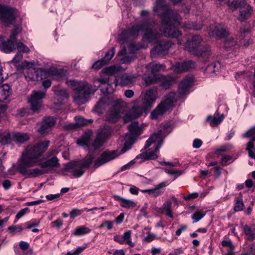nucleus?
Masks as SVG:
<instances>
[{
    "mask_svg": "<svg viewBox=\"0 0 255 255\" xmlns=\"http://www.w3.org/2000/svg\"><path fill=\"white\" fill-rule=\"evenodd\" d=\"M21 31L19 27H15L11 32L9 38L5 40L3 36H0V49L6 53H10L14 50L16 46L18 50L23 52H29V48L21 42L17 43L16 37Z\"/></svg>",
    "mask_w": 255,
    "mask_h": 255,
    "instance_id": "6",
    "label": "nucleus"
},
{
    "mask_svg": "<svg viewBox=\"0 0 255 255\" xmlns=\"http://www.w3.org/2000/svg\"><path fill=\"white\" fill-rule=\"evenodd\" d=\"M164 136L162 134V131L159 130L156 133L152 134L150 137L146 141L144 147L145 149L153 145L154 150H152L151 148L144 152L138 155L135 159H142V160L139 161L141 162L144 160H153L158 157L157 153L160 148L162 145Z\"/></svg>",
    "mask_w": 255,
    "mask_h": 255,
    "instance_id": "5",
    "label": "nucleus"
},
{
    "mask_svg": "<svg viewBox=\"0 0 255 255\" xmlns=\"http://www.w3.org/2000/svg\"><path fill=\"white\" fill-rule=\"evenodd\" d=\"M164 171L167 174L174 176V179L183 173V171L180 170L168 169L165 168Z\"/></svg>",
    "mask_w": 255,
    "mask_h": 255,
    "instance_id": "50",
    "label": "nucleus"
},
{
    "mask_svg": "<svg viewBox=\"0 0 255 255\" xmlns=\"http://www.w3.org/2000/svg\"><path fill=\"white\" fill-rule=\"evenodd\" d=\"M112 132L111 128L107 126L101 129V130L99 131L98 133L106 140L107 138L110 136Z\"/></svg>",
    "mask_w": 255,
    "mask_h": 255,
    "instance_id": "45",
    "label": "nucleus"
},
{
    "mask_svg": "<svg viewBox=\"0 0 255 255\" xmlns=\"http://www.w3.org/2000/svg\"><path fill=\"white\" fill-rule=\"evenodd\" d=\"M46 95V91H33L28 99L32 111H38L42 106V99Z\"/></svg>",
    "mask_w": 255,
    "mask_h": 255,
    "instance_id": "16",
    "label": "nucleus"
},
{
    "mask_svg": "<svg viewBox=\"0 0 255 255\" xmlns=\"http://www.w3.org/2000/svg\"><path fill=\"white\" fill-rule=\"evenodd\" d=\"M56 124L55 120L52 117H47L44 119L39 125L37 131L41 134H46L49 133Z\"/></svg>",
    "mask_w": 255,
    "mask_h": 255,
    "instance_id": "21",
    "label": "nucleus"
},
{
    "mask_svg": "<svg viewBox=\"0 0 255 255\" xmlns=\"http://www.w3.org/2000/svg\"><path fill=\"white\" fill-rule=\"evenodd\" d=\"M125 70V68H123L121 65L117 64L103 69L102 72L110 76L124 71Z\"/></svg>",
    "mask_w": 255,
    "mask_h": 255,
    "instance_id": "32",
    "label": "nucleus"
},
{
    "mask_svg": "<svg viewBox=\"0 0 255 255\" xmlns=\"http://www.w3.org/2000/svg\"><path fill=\"white\" fill-rule=\"evenodd\" d=\"M68 172H72L73 175L74 176V177L78 178L83 175L85 172V171L83 170V168L81 167H75L72 170V171Z\"/></svg>",
    "mask_w": 255,
    "mask_h": 255,
    "instance_id": "51",
    "label": "nucleus"
},
{
    "mask_svg": "<svg viewBox=\"0 0 255 255\" xmlns=\"http://www.w3.org/2000/svg\"><path fill=\"white\" fill-rule=\"evenodd\" d=\"M114 222L111 221H106L103 222L99 227L100 228H103L105 226L107 227L108 230H110L113 228Z\"/></svg>",
    "mask_w": 255,
    "mask_h": 255,
    "instance_id": "62",
    "label": "nucleus"
},
{
    "mask_svg": "<svg viewBox=\"0 0 255 255\" xmlns=\"http://www.w3.org/2000/svg\"><path fill=\"white\" fill-rule=\"evenodd\" d=\"M253 12V8L247 4L245 0H243V5L241 7L239 19L243 21L250 17Z\"/></svg>",
    "mask_w": 255,
    "mask_h": 255,
    "instance_id": "25",
    "label": "nucleus"
},
{
    "mask_svg": "<svg viewBox=\"0 0 255 255\" xmlns=\"http://www.w3.org/2000/svg\"><path fill=\"white\" fill-rule=\"evenodd\" d=\"M76 125L77 127H83L87 125L88 123L93 122L91 119L87 120L81 116H76L75 117Z\"/></svg>",
    "mask_w": 255,
    "mask_h": 255,
    "instance_id": "44",
    "label": "nucleus"
},
{
    "mask_svg": "<svg viewBox=\"0 0 255 255\" xmlns=\"http://www.w3.org/2000/svg\"><path fill=\"white\" fill-rule=\"evenodd\" d=\"M196 63L192 60H186L177 62L172 66L171 69L176 73H183L189 71L196 67Z\"/></svg>",
    "mask_w": 255,
    "mask_h": 255,
    "instance_id": "20",
    "label": "nucleus"
},
{
    "mask_svg": "<svg viewBox=\"0 0 255 255\" xmlns=\"http://www.w3.org/2000/svg\"><path fill=\"white\" fill-rule=\"evenodd\" d=\"M157 97V89L152 88L146 92L142 99L141 104L146 109L151 108Z\"/></svg>",
    "mask_w": 255,
    "mask_h": 255,
    "instance_id": "19",
    "label": "nucleus"
},
{
    "mask_svg": "<svg viewBox=\"0 0 255 255\" xmlns=\"http://www.w3.org/2000/svg\"><path fill=\"white\" fill-rule=\"evenodd\" d=\"M124 243H127L130 247H134V244L131 241V231H126L122 236Z\"/></svg>",
    "mask_w": 255,
    "mask_h": 255,
    "instance_id": "43",
    "label": "nucleus"
},
{
    "mask_svg": "<svg viewBox=\"0 0 255 255\" xmlns=\"http://www.w3.org/2000/svg\"><path fill=\"white\" fill-rule=\"evenodd\" d=\"M236 203L234 206V209L236 212L241 211L243 210L244 207V204L243 200L242 194H240L238 198L235 199Z\"/></svg>",
    "mask_w": 255,
    "mask_h": 255,
    "instance_id": "41",
    "label": "nucleus"
},
{
    "mask_svg": "<svg viewBox=\"0 0 255 255\" xmlns=\"http://www.w3.org/2000/svg\"><path fill=\"white\" fill-rule=\"evenodd\" d=\"M202 40L201 36L194 35L187 40L185 43V48L191 54L202 57L206 61L211 56L210 47L209 46L200 47Z\"/></svg>",
    "mask_w": 255,
    "mask_h": 255,
    "instance_id": "7",
    "label": "nucleus"
},
{
    "mask_svg": "<svg viewBox=\"0 0 255 255\" xmlns=\"http://www.w3.org/2000/svg\"><path fill=\"white\" fill-rule=\"evenodd\" d=\"M29 139V135L24 133H12V139L17 144H22Z\"/></svg>",
    "mask_w": 255,
    "mask_h": 255,
    "instance_id": "33",
    "label": "nucleus"
},
{
    "mask_svg": "<svg viewBox=\"0 0 255 255\" xmlns=\"http://www.w3.org/2000/svg\"><path fill=\"white\" fill-rule=\"evenodd\" d=\"M242 230L247 240L253 241L255 239V227L245 225L243 226Z\"/></svg>",
    "mask_w": 255,
    "mask_h": 255,
    "instance_id": "34",
    "label": "nucleus"
},
{
    "mask_svg": "<svg viewBox=\"0 0 255 255\" xmlns=\"http://www.w3.org/2000/svg\"><path fill=\"white\" fill-rule=\"evenodd\" d=\"M144 81L147 86L160 83V86L165 89H167L176 82L174 77H165L161 74L153 75L152 76H145Z\"/></svg>",
    "mask_w": 255,
    "mask_h": 255,
    "instance_id": "10",
    "label": "nucleus"
},
{
    "mask_svg": "<svg viewBox=\"0 0 255 255\" xmlns=\"http://www.w3.org/2000/svg\"><path fill=\"white\" fill-rule=\"evenodd\" d=\"M153 11L161 19V26L159 29L160 33L157 31L158 25L155 22H145L141 24L133 25L124 32V35H127L129 39H133L143 31L144 33L142 40L147 42H152L157 39L161 34L166 37L174 38H177L181 35L177 26L181 24L182 18L178 13L170 8V5L164 0H156Z\"/></svg>",
    "mask_w": 255,
    "mask_h": 255,
    "instance_id": "1",
    "label": "nucleus"
},
{
    "mask_svg": "<svg viewBox=\"0 0 255 255\" xmlns=\"http://www.w3.org/2000/svg\"><path fill=\"white\" fill-rule=\"evenodd\" d=\"M94 157L91 155L87 156L81 160L74 161L67 163L63 170L64 171H71L75 167H81L83 168H88L93 162Z\"/></svg>",
    "mask_w": 255,
    "mask_h": 255,
    "instance_id": "17",
    "label": "nucleus"
},
{
    "mask_svg": "<svg viewBox=\"0 0 255 255\" xmlns=\"http://www.w3.org/2000/svg\"><path fill=\"white\" fill-rule=\"evenodd\" d=\"M131 147V145L128 142H125L124 146L120 151L118 150H106L96 159L94 163V167L97 168L115 159L119 155L125 153Z\"/></svg>",
    "mask_w": 255,
    "mask_h": 255,
    "instance_id": "8",
    "label": "nucleus"
},
{
    "mask_svg": "<svg viewBox=\"0 0 255 255\" xmlns=\"http://www.w3.org/2000/svg\"><path fill=\"white\" fill-rule=\"evenodd\" d=\"M114 198L118 201L121 207L124 208H134L136 204L133 201L123 198L119 195H114Z\"/></svg>",
    "mask_w": 255,
    "mask_h": 255,
    "instance_id": "29",
    "label": "nucleus"
},
{
    "mask_svg": "<svg viewBox=\"0 0 255 255\" xmlns=\"http://www.w3.org/2000/svg\"><path fill=\"white\" fill-rule=\"evenodd\" d=\"M8 230L12 233H20L22 231L23 228L20 225L18 226L12 225L9 226L8 228Z\"/></svg>",
    "mask_w": 255,
    "mask_h": 255,
    "instance_id": "57",
    "label": "nucleus"
},
{
    "mask_svg": "<svg viewBox=\"0 0 255 255\" xmlns=\"http://www.w3.org/2000/svg\"><path fill=\"white\" fill-rule=\"evenodd\" d=\"M83 212V210H80L78 208H74L72 209L69 213L70 218L74 219L75 217L80 216Z\"/></svg>",
    "mask_w": 255,
    "mask_h": 255,
    "instance_id": "55",
    "label": "nucleus"
},
{
    "mask_svg": "<svg viewBox=\"0 0 255 255\" xmlns=\"http://www.w3.org/2000/svg\"><path fill=\"white\" fill-rule=\"evenodd\" d=\"M146 126L145 124L139 125L138 122H134L129 125L128 131L132 137H135L142 133Z\"/></svg>",
    "mask_w": 255,
    "mask_h": 255,
    "instance_id": "24",
    "label": "nucleus"
},
{
    "mask_svg": "<svg viewBox=\"0 0 255 255\" xmlns=\"http://www.w3.org/2000/svg\"><path fill=\"white\" fill-rule=\"evenodd\" d=\"M136 58V56L134 54L131 56H125L120 60L122 64H129Z\"/></svg>",
    "mask_w": 255,
    "mask_h": 255,
    "instance_id": "54",
    "label": "nucleus"
},
{
    "mask_svg": "<svg viewBox=\"0 0 255 255\" xmlns=\"http://www.w3.org/2000/svg\"><path fill=\"white\" fill-rule=\"evenodd\" d=\"M90 133H86L77 140V143L78 145L83 146L85 149H88L90 148L91 149L95 150L102 146L106 141L99 133H98L96 138L91 145H90Z\"/></svg>",
    "mask_w": 255,
    "mask_h": 255,
    "instance_id": "12",
    "label": "nucleus"
},
{
    "mask_svg": "<svg viewBox=\"0 0 255 255\" xmlns=\"http://www.w3.org/2000/svg\"><path fill=\"white\" fill-rule=\"evenodd\" d=\"M225 118L224 114H220L217 111L214 115L209 116L207 118V121L208 122L211 127L217 126L220 124Z\"/></svg>",
    "mask_w": 255,
    "mask_h": 255,
    "instance_id": "27",
    "label": "nucleus"
},
{
    "mask_svg": "<svg viewBox=\"0 0 255 255\" xmlns=\"http://www.w3.org/2000/svg\"><path fill=\"white\" fill-rule=\"evenodd\" d=\"M18 16V11L6 5L0 4V21L6 26L13 24Z\"/></svg>",
    "mask_w": 255,
    "mask_h": 255,
    "instance_id": "9",
    "label": "nucleus"
},
{
    "mask_svg": "<svg viewBox=\"0 0 255 255\" xmlns=\"http://www.w3.org/2000/svg\"><path fill=\"white\" fill-rule=\"evenodd\" d=\"M139 74H125L120 77H116L114 83L116 86L121 85V86H125L131 84L133 80L139 76Z\"/></svg>",
    "mask_w": 255,
    "mask_h": 255,
    "instance_id": "23",
    "label": "nucleus"
},
{
    "mask_svg": "<svg viewBox=\"0 0 255 255\" xmlns=\"http://www.w3.org/2000/svg\"><path fill=\"white\" fill-rule=\"evenodd\" d=\"M193 82V79L192 77L184 78L179 86V95L175 92L169 93L165 96L164 100L151 113L150 118L152 120L157 119L173 108L180 97L189 93Z\"/></svg>",
    "mask_w": 255,
    "mask_h": 255,
    "instance_id": "3",
    "label": "nucleus"
},
{
    "mask_svg": "<svg viewBox=\"0 0 255 255\" xmlns=\"http://www.w3.org/2000/svg\"><path fill=\"white\" fill-rule=\"evenodd\" d=\"M41 75L47 77H56V78H59L61 76V72L59 70L52 68L50 69L48 71L42 72Z\"/></svg>",
    "mask_w": 255,
    "mask_h": 255,
    "instance_id": "38",
    "label": "nucleus"
},
{
    "mask_svg": "<svg viewBox=\"0 0 255 255\" xmlns=\"http://www.w3.org/2000/svg\"><path fill=\"white\" fill-rule=\"evenodd\" d=\"M172 44L168 41L160 40L157 45L150 50V55L152 58L166 55Z\"/></svg>",
    "mask_w": 255,
    "mask_h": 255,
    "instance_id": "15",
    "label": "nucleus"
},
{
    "mask_svg": "<svg viewBox=\"0 0 255 255\" xmlns=\"http://www.w3.org/2000/svg\"><path fill=\"white\" fill-rule=\"evenodd\" d=\"M29 210L28 208H25L22 210H20L18 213L16 214L15 218L16 220L14 221V223H16L17 221L20 219L21 217L23 216L26 212Z\"/></svg>",
    "mask_w": 255,
    "mask_h": 255,
    "instance_id": "58",
    "label": "nucleus"
},
{
    "mask_svg": "<svg viewBox=\"0 0 255 255\" xmlns=\"http://www.w3.org/2000/svg\"><path fill=\"white\" fill-rule=\"evenodd\" d=\"M106 65L104 61L102 59L98 60L92 65V68L95 69H99L102 66Z\"/></svg>",
    "mask_w": 255,
    "mask_h": 255,
    "instance_id": "63",
    "label": "nucleus"
},
{
    "mask_svg": "<svg viewBox=\"0 0 255 255\" xmlns=\"http://www.w3.org/2000/svg\"><path fill=\"white\" fill-rule=\"evenodd\" d=\"M147 110L141 104L139 103L138 101H136L131 109L129 115L133 119H136L139 117L143 113V112Z\"/></svg>",
    "mask_w": 255,
    "mask_h": 255,
    "instance_id": "26",
    "label": "nucleus"
},
{
    "mask_svg": "<svg viewBox=\"0 0 255 255\" xmlns=\"http://www.w3.org/2000/svg\"><path fill=\"white\" fill-rule=\"evenodd\" d=\"M138 159H135V158L132 160H131L130 162L128 163L127 164L124 165L122 166L121 168V171H124L127 169H128L131 167V166L134 164V163Z\"/></svg>",
    "mask_w": 255,
    "mask_h": 255,
    "instance_id": "61",
    "label": "nucleus"
},
{
    "mask_svg": "<svg viewBox=\"0 0 255 255\" xmlns=\"http://www.w3.org/2000/svg\"><path fill=\"white\" fill-rule=\"evenodd\" d=\"M227 4L229 7L232 10H234L236 9L238 7H241V6H242L243 0H240V1H238V0H234L232 2L229 1Z\"/></svg>",
    "mask_w": 255,
    "mask_h": 255,
    "instance_id": "47",
    "label": "nucleus"
},
{
    "mask_svg": "<svg viewBox=\"0 0 255 255\" xmlns=\"http://www.w3.org/2000/svg\"><path fill=\"white\" fill-rule=\"evenodd\" d=\"M172 204V201L168 200L159 209V211L161 213H165L167 216L173 218V216L171 210Z\"/></svg>",
    "mask_w": 255,
    "mask_h": 255,
    "instance_id": "35",
    "label": "nucleus"
},
{
    "mask_svg": "<svg viewBox=\"0 0 255 255\" xmlns=\"http://www.w3.org/2000/svg\"><path fill=\"white\" fill-rule=\"evenodd\" d=\"M169 184L168 182H162L152 188V197L156 198L164 192V188Z\"/></svg>",
    "mask_w": 255,
    "mask_h": 255,
    "instance_id": "30",
    "label": "nucleus"
},
{
    "mask_svg": "<svg viewBox=\"0 0 255 255\" xmlns=\"http://www.w3.org/2000/svg\"><path fill=\"white\" fill-rule=\"evenodd\" d=\"M49 143V140H45L27 146L21 154L18 165L19 172L29 177V171H31L32 169L28 168L38 164L40 157L47 150Z\"/></svg>",
    "mask_w": 255,
    "mask_h": 255,
    "instance_id": "2",
    "label": "nucleus"
},
{
    "mask_svg": "<svg viewBox=\"0 0 255 255\" xmlns=\"http://www.w3.org/2000/svg\"><path fill=\"white\" fill-rule=\"evenodd\" d=\"M115 53V48L113 47L110 51H109L105 55L102 60L104 61L106 64H108L109 62L112 59Z\"/></svg>",
    "mask_w": 255,
    "mask_h": 255,
    "instance_id": "49",
    "label": "nucleus"
},
{
    "mask_svg": "<svg viewBox=\"0 0 255 255\" xmlns=\"http://www.w3.org/2000/svg\"><path fill=\"white\" fill-rule=\"evenodd\" d=\"M246 150L248 151L250 157H255V139L252 138L247 143Z\"/></svg>",
    "mask_w": 255,
    "mask_h": 255,
    "instance_id": "40",
    "label": "nucleus"
},
{
    "mask_svg": "<svg viewBox=\"0 0 255 255\" xmlns=\"http://www.w3.org/2000/svg\"><path fill=\"white\" fill-rule=\"evenodd\" d=\"M11 94V90L9 85L3 84L0 86V102L7 100Z\"/></svg>",
    "mask_w": 255,
    "mask_h": 255,
    "instance_id": "31",
    "label": "nucleus"
},
{
    "mask_svg": "<svg viewBox=\"0 0 255 255\" xmlns=\"http://www.w3.org/2000/svg\"><path fill=\"white\" fill-rule=\"evenodd\" d=\"M84 249L85 247H78L76 249L68 252L66 255H79L83 252Z\"/></svg>",
    "mask_w": 255,
    "mask_h": 255,
    "instance_id": "56",
    "label": "nucleus"
},
{
    "mask_svg": "<svg viewBox=\"0 0 255 255\" xmlns=\"http://www.w3.org/2000/svg\"><path fill=\"white\" fill-rule=\"evenodd\" d=\"M40 224V221L39 220H31V221L27 222L26 223V228L27 229H29L31 228L37 227Z\"/></svg>",
    "mask_w": 255,
    "mask_h": 255,
    "instance_id": "59",
    "label": "nucleus"
},
{
    "mask_svg": "<svg viewBox=\"0 0 255 255\" xmlns=\"http://www.w3.org/2000/svg\"><path fill=\"white\" fill-rule=\"evenodd\" d=\"M34 65V62L27 61H24L20 64V67L23 70L25 79L28 82L38 81L39 80L38 72L33 67Z\"/></svg>",
    "mask_w": 255,
    "mask_h": 255,
    "instance_id": "14",
    "label": "nucleus"
},
{
    "mask_svg": "<svg viewBox=\"0 0 255 255\" xmlns=\"http://www.w3.org/2000/svg\"><path fill=\"white\" fill-rule=\"evenodd\" d=\"M224 47L227 51H230L238 48L239 45L233 38L230 37L225 40Z\"/></svg>",
    "mask_w": 255,
    "mask_h": 255,
    "instance_id": "36",
    "label": "nucleus"
},
{
    "mask_svg": "<svg viewBox=\"0 0 255 255\" xmlns=\"http://www.w3.org/2000/svg\"><path fill=\"white\" fill-rule=\"evenodd\" d=\"M210 36L215 37H224L229 34L227 27L223 24H214L210 26L208 29Z\"/></svg>",
    "mask_w": 255,
    "mask_h": 255,
    "instance_id": "18",
    "label": "nucleus"
},
{
    "mask_svg": "<svg viewBox=\"0 0 255 255\" xmlns=\"http://www.w3.org/2000/svg\"><path fill=\"white\" fill-rule=\"evenodd\" d=\"M91 231V230L89 228L84 226H81L75 229L73 234L76 236H80L88 234Z\"/></svg>",
    "mask_w": 255,
    "mask_h": 255,
    "instance_id": "42",
    "label": "nucleus"
},
{
    "mask_svg": "<svg viewBox=\"0 0 255 255\" xmlns=\"http://www.w3.org/2000/svg\"><path fill=\"white\" fill-rule=\"evenodd\" d=\"M11 141H13L12 139V134H10L9 133H7L3 136H1L0 137V142L3 145L10 143Z\"/></svg>",
    "mask_w": 255,
    "mask_h": 255,
    "instance_id": "52",
    "label": "nucleus"
},
{
    "mask_svg": "<svg viewBox=\"0 0 255 255\" xmlns=\"http://www.w3.org/2000/svg\"><path fill=\"white\" fill-rule=\"evenodd\" d=\"M156 239H157V237L155 234H149L146 237H145L143 239V241L147 243H149L155 240Z\"/></svg>",
    "mask_w": 255,
    "mask_h": 255,
    "instance_id": "64",
    "label": "nucleus"
},
{
    "mask_svg": "<svg viewBox=\"0 0 255 255\" xmlns=\"http://www.w3.org/2000/svg\"><path fill=\"white\" fill-rule=\"evenodd\" d=\"M220 64L218 62H213L208 65L205 69V72L210 76H213L216 71H218Z\"/></svg>",
    "mask_w": 255,
    "mask_h": 255,
    "instance_id": "37",
    "label": "nucleus"
},
{
    "mask_svg": "<svg viewBox=\"0 0 255 255\" xmlns=\"http://www.w3.org/2000/svg\"><path fill=\"white\" fill-rule=\"evenodd\" d=\"M145 68L148 72H150L152 76L153 75H158L159 74H155L156 72H159L161 70H165L166 66L163 64L156 63L155 62H151L146 65Z\"/></svg>",
    "mask_w": 255,
    "mask_h": 255,
    "instance_id": "28",
    "label": "nucleus"
},
{
    "mask_svg": "<svg viewBox=\"0 0 255 255\" xmlns=\"http://www.w3.org/2000/svg\"><path fill=\"white\" fill-rule=\"evenodd\" d=\"M243 137L244 138L252 137V138L255 139V126L251 128L244 133L243 134Z\"/></svg>",
    "mask_w": 255,
    "mask_h": 255,
    "instance_id": "53",
    "label": "nucleus"
},
{
    "mask_svg": "<svg viewBox=\"0 0 255 255\" xmlns=\"http://www.w3.org/2000/svg\"><path fill=\"white\" fill-rule=\"evenodd\" d=\"M233 147V146L231 144H227L225 145L218 149H216L215 151L216 153H219L221 152L226 151L228 150H229L230 149H232Z\"/></svg>",
    "mask_w": 255,
    "mask_h": 255,
    "instance_id": "60",
    "label": "nucleus"
},
{
    "mask_svg": "<svg viewBox=\"0 0 255 255\" xmlns=\"http://www.w3.org/2000/svg\"><path fill=\"white\" fill-rule=\"evenodd\" d=\"M205 213L202 211L195 212L191 217L193 220V223H197L200 221L205 216Z\"/></svg>",
    "mask_w": 255,
    "mask_h": 255,
    "instance_id": "48",
    "label": "nucleus"
},
{
    "mask_svg": "<svg viewBox=\"0 0 255 255\" xmlns=\"http://www.w3.org/2000/svg\"><path fill=\"white\" fill-rule=\"evenodd\" d=\"M40 167L32 169L31 171H29V177H35L47 172L48 170L54 167L59 166V160L56 157H53L46 161L38 163Z\"/></svg>",
    "mask_w": 255,
    "mask_h": 255,
    "instance_id": "11",
    "label": "nucleus"
},
{
    "mask_svg": "<svg viewBox=\"0 0 255 255\" xmlns=\"http://www.w3.org/2000/svg\"><path fill=\"white\" fill-rule=\"evenodd\" d=\"M107 98H102L95 106V111L99 113H102L107 106Z\"/></svg>",
    "mask_w": 255,
    "mask_h": 255,
    "instance_id": "39",
    "label": "nucleus"
},
{
    "mask_svg": "<svg viewBox=\"0 0 255 255\" xmlns=\"http://www.w3.org/2000/svg\"><path fill=\"white\" fill-rule=\"evenodd\" d=\"M125 103L122 99H117L113 102L112 107L106 115V121L116 123L120 119L123 107Z\"/></svg>",
    "mask_w": 255,
    "mask_h": 255,
    "instance_id": "13",
    "label": "nucleus"
},
{
    "mask_svg": "<svg viewBox=\"0 0 255 255\" xmlns=\"http://www.w3.org/2000/svg\"><path fill=\"white\" fill-rule=\"evenodd\" d=\"M203 24L202 23L196 24L195 23H186L184 24L183 27L186 29L200 30Z\"/></svg>",
    "mask_w": 255,
    "mask_h": 255,
    "instance_id": "46",
    "label": "nucleus"
},
{
    "mask_svg": "<svg viewBox=\"0 0 255 255\" xmlns=\"http://www.w3.org/2000/svg\"><path fill=\"white\" fill-rule=\"evenodd\" d=\"M97 82L99 84L93 86L84 81L67 79L66 81L67 85L74 91L73 101L79 105L85 104L90 95L94 94L101 85H108L107 78L97 79L95 80L94 84H96Z\"/></svg>",
    "mask_w": 255,
    "mask_h": 255,
    "instance_id": "4",
    "label": "nucleus"
},
{
    "mask_svg": "<svg viewBox=\"0 0 255 255\" xmlns=\"http://www.w3.org/2000/svg\"><path fill=\"white\" fill-rule=\"evenodd\" d=\"M53 91L55 93V100L57 101H54V104L55 107L53 108L58 109L56 108L57 105H61L65 100H67L69 97V94L65 89H60L58 87H54Z\"/></svg>",
    "mask_w": 255,
    "mask_h": 255,
    "instance_id": "22",
    "label": "nucleus"
}]
</instances>
